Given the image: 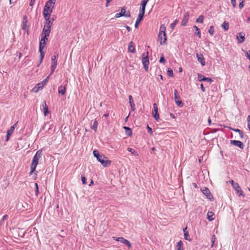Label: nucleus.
<instances>
[{
	"label": "nucleus",
	"mask_w": 250,
	"mask_h": 250,
	"mask_svg": "<svg viewBox=\"0 0 250 250\" xmlns=\"http://www.w3.org/2000/svg\"><path fill=\"white\" fill-rule=\"evenodd\" d=\"M42 155V150L39 149L38 150L36 154L34 155V156L33 158V159L32 160V163L30 166V169L31 171L29 173L30 175L32 174L33 173L35 172L36 170L37 166H38L39 164V161L41 158Z\"/></svg>",
	"instance_id": "1"
},
{
	"label": "nucleus",
	"mask_w": 250,
	"mask_h": 250,
	"mask_svg": "<svg viewBox=\"0 0 250 250\" xmlns=\"http://www.w3.org/2000/svg\"><path fill=\"white\" fill-rule=\"evenodd\" d=\"M166 28L164 24L161 25L160 28V31L158 35V40L160 41V44L166 43L167 36L166 34Z\"/></svg>",
	"instance_id": "2"
},
{
	"label": "nucleus",
	"mask_w": 250,
	"mask_h": 250,
	"mask_svg": "<svg viewBox=\"0 0 250 250\" xmlns=\"http://www.w3.org/2000/svg\"><path fill=\"white\" fill-rule=\"evenodd\" d=\"M148 56V52H146V53H143L142 56V61L146 71L148 70V65L149 63Z\"/></svg>",
	"instance_id": "3"
},
{
	"label": "nucleus",
	"mask_w": 250,
	"mask_h": 250,
	"mask_svg": "<svg viewBox=\"0 0 250 250\" xmlns=\"http://www.w3.org/2000/svg\"><path fill=\"white\" fill-rule=\"evenodd\" d=\"M17 208L21 211H23L29 209L30 205L26 202H19L16 206Z\"/></svg>",
	"instance_id": "4"
},
{
	"label": "nucleus",
	"mask_w": 250,
	"mask_h": 250,
	"mask_svg": "<svg viewBox=\"0 0 250 250\" xmlns=\"http://www.w3.org/2000/svg\"><path fill=\"white\" fill-rule=\"evenodd\" d=\"M28 21L27 17L25 15L22 18L21 28L22 30L27 32V34H29V26L28 25Z\"/></svg>",
	"instance_id": "5"
},
{
	"label": "nucleus",
	"mask_w": 250,
	"mask_h": 250,
	"mask_svg": "<svg viewBox=\"0 0 250 250\" xmlns=\"http://www.w3.org/2000/svg\"><path fill=\"white\" fill-rule=\"evenodd\" d=\"M125 16L126 17H130V12L129 11H126V8L125 7H123L121 9V12L119 13H117L115 17L116 18H118L121 17Z\"/></svg>",
	"instance_id": "6"
},
{
	"label": "nucleus",
	"mask_w": 250,
	"mask_h": 250,
	"mask_svg": "<svg viewBox=\"0 0 250 250\" xmlns=\"http://www.w3.org/2000/svg\"><path fill=\"white\" fill-rule=\"evenodd\" d=\"M53 8L45 5L43 11L44 18L48 19V17H50L51 14L53 12Z\"/></svg>",
	"instance_id": "7"
},
{
	"label": "nucleus",
	"mask_w": 250,
	"mask_h": 250,
	"mask_svg": "<svg viewBox=\"0 0 250 250\" xmlns=\"http://www.w3.org/2000/svg\"><path fill=\"white\" fill-rule=\"evenodd\" d=\"M57 55H54L51 58L52 64L51 67V74H52L57 65Z\"/></svg>",
	"instance_id": "8"
},
{
	"label": "nucleus",
	"mask_w": 250,
	"mask_h": 250,
	"mask_svg": "<svg viewBox=\"0 0 250 250\" xmlns=\"http://www.w3.org/2000/svg\"><path fill=\"white\" fill-rule=\"evenodd\" d=\"M149 0H142L141 3V7L139 10V15L144 16L146 6Z\"/></svg>",
	"instance_id": "9"
},
{
	"label": "nucleus",
	"mask_w": 250,
	"mask_h": 250,
	"mask_svg": "<svg viewBox=\"0 0 250 250\" xmlns=\"http://www.w3.org/2000/svg\"><path fill=\"white\" fill-rule=\"evenodd\" d=\"M174 100L177 105L180 107H182L183 104L182 102L181 101L180 96L178 94V91L176 89L174 90Z\"/></svg>",
	"instance_id": "10"
},
{
	"label": "nucleus",
	"mask_w": 250,
	"mask_h": 250,
	"mask_svg": "<svg viewBox=\"0 0 250 250\" xmlns=\"http://www.w3.org/2000/svg\"><path fill=\"white\" fill-rule=\"evenodd\" d=\"M153 111L152 113L153 117L156 121H158V120L159 119V114L158 111V109L157 105L156 103H154L153 104Z\"/></svg>",
	"instance_id": "11"
},
{
	"label": "nucleus",
	"mask_w": 250,
	"mask_h": 250,
	"mask_svg": "<svg viewBox=\"0 0 250 250\" xmlns=\"http://www.w3.org/2000/svg\"><path fill=\"white\" fill-rule=\"evenodd\" d=\"M18 123H15L13 126H12L7 131L6 141L7 142L9 140L10 136L13 133L15 127L17 126Z\"/></svg>",
	"instance_id": "12"
},
{
	"label": "nucleus",
	"mask_w": 250,
	"mask_h": 250,
	"mask_svg": "<svg viewBox=\"0 0 250 250\" xmlns=\"http://www.w3.org/2000/svg\"><path fill=\"white\" fill-rule=\"evenodd\" d=\"M202 191L203 194H205L208 199L213 200V197L208 188H205L204 189H202Z\"/></svg>",
	"instance_id": "13"
},
{
	"label": "nucleus",
	"mask_w": 250,
	"mask_h": 250,
	"mask_svg": "<svg viewBox=\"0 0 250 250\" xmlns=\"http://www.w3.org/2000/svg\"><path fill=\"white\" fill-rule=\"evenodd\" d=\"M93 153V155L97 158L99 162H100V161L102 160V159L106 158V157L104 155L100 154L99 152L97 150H94Z\"/></svg>",
	"instance_id": "14"
},
{
	"label": "nucleus",
	"mask_w": 250,
	"mask_h": 250,
	"mask_svg": "<svg viewBox=\"0 0 250 250\" xmlns=\"http://www.w3.org/2000/svg\"><path fill=\"white\" fill-rule=\"evenodd\" d=\"M50 33V29H46L43 28L42 33L41 34V38L48 40L47 37H49Z\"/></svg>",
	"instance_id": "15"
},
{
	"label": "nucleus",
	"mask_w": 250,
	"mask_h": 250,
	"mask_svg": "<svg viewBox=\"0 0 250 250\" xmlns=\"http://www.w3.org/2000/svg\"><path fill=\"white\" fill-rule=\"evenodd\" d=\"M45 84V82L44 81L41 82V83H38L33 88V90L35 92H38L39 90L42 89L44 85Z\"/></svg>",
	"instance_id": "16"
},
{
	"label": "nucleus",
	"mask_w": 250,
	"mask_h": 250,
	"mask_svg": "<svg viewBox=\"0 0 250 250\" xmlns=\"http://www.w3.org/2000/svg\"><path fill=\"white\" fill-rule=\"evenodd\" d=\"M233 188L235 189L236 193L238 194V195L240 196H244L243 194V191L241 189L240 187L239 186V184L237 183L236 184L234 185L233 187H232Z\"/></svg>",
	"instance_id": "17"
},
{
	"label": "nucleus",
	"mask_w": 250,
	"mask_h": 250,
	"mask_svg": "<svg viewBox=\"0 0 250 250\" xmlns=\"http://www.w3.org/2000/svg\"><path fill=\"white\" fill-rule=\"evenodd\" d=\"M196 57L198 61L201 64V65L202 66L205 65L206 62L203 54L196 53Z\"/></svg>",
	"instance_id": "18"
},
{
	"label": "nucleus",
	"mask_w": 250,
	"mask_h": 250,
	"mask_svg": "<svg viewBox=\"0 0 250 250\" xmlns=\"http://www.w3.org/2000/svg\"><path fill=\"white\" fill-rule=\"evenodd\" d=\"M189 13L188 12H186L184 15L183 19L181 22V25L182 26H186L187 25V23L188 22V19H189Z\"/></svg>",
	"instance_id": "19"
},
{
	"label": "nucleus",
	"mask_w": 250,
	"mask_h": 250,
	"mask_svg": "<svg viewBox=\"0 0 250 250\" xmlns=\"http://www.w3.org/2000/svg\"><path fill=\"white\" fill-rule=\"evenodd\" d=\"M100 163L104 167H107L111 165V161L106 157V158L103 159L102 160L100 161Z\"/></svg>",
	"instance_id": "20"
},
{
	"label": "nucleus",
	"mask_w": 250,
	"mask_h": 250,
	"mask_svg": "<svg viewBox=\"0 0 250 250\" xmlns=\"http://www.w3.org/2000/svg\"><path fill=\"white\" fill-rule=\"evenodd\" d=\"M230 143L231 144L234 145V146H239L240 148L243 149L244 148V145L243 144V143L240 141H237V140H231L230 141Z\"/></svg>",
	"instance_id": "21"
},
{
	"label": "nucleus",
	"mask_w": 250,
	"mask_h": 250,
	"mask_svg": "<svg viewBox=\"0 0 250 250\" xmlns=\"http://www.w3.org/2000/svg\"><path fill=\"white\" fill-rule=\"evenodd\" d=\"M50 17H48V19L44 18L45 20L46 21V22L44 24L43 28H46V29H50L53 24V22L50 20Z\"/></svg>",
	"instance_id": "22"
},
{
	"label": "nucleus",
	"mask_w": 250,
	"mask_h": 250,
	"mask_svg": "<svg viewBox=\"0 0 250 250\" xmlns=\"http://www.w3.org/2000/svg\"><path fill=\"white\" fill-rule=\"evenodd\" d=\"M245 34L243 32H240L239 33L238 35H237L236 37L237 39L238 40V42L239 43H242L245 41Z\"/></svg>",
	"instance_id": "23"
},
{
	"label": "nucleus",
	"mask_w": 250,
	"mask_h": 250,
	"mask_svg": "<svg viewBox=\"0 0 250 250\" xmlns=\"http://www.w3.org/2000/svg\"><path fill=\"white\" fill-rule=\"evenodd\" d=\"M198 77L199 81H207L208 82L210 83H211L212 82V80L211 78L205 77L199 74H198Z\"/></svg>",
	"instance_id": "24"
},
{
	"label": "nucleus",
	"mask_w": 250,
	"mask_h": 250,
	"mask_svg": "<svg viewBox=\"0 0 250 250\" xmlns=\"http://www.w3.org/2000/svg\"><path fill=\"white\" fill-rule=\"evenodd\" d=\"M48 41V40H45L44 39L41 38V40L40 42V45H39V50H42L45 47V45L46 44V42Z\"/></svg>",
	"instance_id": "25"
},
{
	"label": "nucleus",
	"mask_w": 250,
	"mask_h": 250,
	"mask_svg": "<svg viewBox=\"0 0 250 250\" xmlns=\"http://www.w3.org/2000/svg\"><path fill=\"white\" fill-rule=\"evenodd\" d=\"M119 242L124 244H125L129 248H131V243L129 242V241L125 239L124 237H121L119 240Z\"/></svg>",
	"instance_id": "26"
},
{
	"label": "nucleus",
	"mask_w": 250,
	"mask_h": 250,
	"mask_svg": "<svg viewBox=\"0 0 250 250\" xmlns=\"http://www.w3.org/2000/svg\"><path fill=\"white\" fill-rule=\"evenodd\" d=\"M42 107L43 108L44 115L46 116L49 113L48 107L45 101L43 102Z\"/></svg>",
	"instance_id": "27"
},
{
	"label": "nucleus",
	"mask_w": 250,
	"mask_h": 250,
	"mask_svg": "<svg viewBox=\"0 0 250 250\" xmlns=\"http://www.w3.org/2000/svg\"><path fill=\"white\" fill-rule=\"evenodd\" d=\"M58 92L59 94L63 95L66 92V87L65 86L61 85L58 87Z\"/></svg>",
	"instance_id": "28"
},
{
	"label": "nucleus",
	"mask_w": 250,
	"mask_h": 250,
	"mask_svg": "<svg viewBox=\"0 0 250 250\" xmlns=\"http://www.w3.org/2000/svg\"><path fill=\"white\" fill-rule=\"evenodd\" d=\"M56 0H49L46 2L45 5L48 6L53 8L55 6Z\"/></svg>",
	"instance_id": "29"
},
{
	"label": "nucleus",
	"mask_w": 250,
	"mask_h": 250,
	"mask_svg": "<svg viewBox=\"0 0 250 250\" xmlns=\"http://www.w3.org/2000/svg\"><path fill=\"white\" fill-rule=\"evenodd\" d=\"M128 50L132 53H135V48L132 42H131L128 45Z\"/></svg>",
	"instance_id": "30"
},
{
	"label": "nucleus",
	"mask_w": 250,
	"mask_h": 250,
	"mask_svg": "<svg viewBox=\"0 0 250 250\" xmlns=\"http://www.w3.org/2000/svg\"><path fill=\"white\" fill-rule=\"evenodd\" d=\"M144 16L143 15H138V17L136 20L135 26L136 28L138 27V24L141 22V21H142L143 19Z\"/></svg>",
	"instance_id": "31"
},
{
	"label": "nucleus",
	"mask_w": 250,
	"mask_h": 250,
	"mask_svg": "<svg viewBox=\"0 0 250 250\" xmlns=\"http://www.w3.org/2000/svg\"><path fill=\"white\" fill-rule=\"evenodd\" d=\"M214 213L212 211H208L207 214V218L209 221H212L214 220V218L212 217L214 215Z\"/></svg>",
	"instance_id": "32"
},
{
	"label": "nucleus",
	"mask_w": 250,
	"mask_h": 250,
	"mask_svg": "<svg viewBox=\"0 0 250 250\" xmlns=\"http://www.w3.org/2000/svg\"><path fill=\"white\" fill-rule=\"evenodd\" d=\"M222 27L224 29L225 31H227L229 28V22L224 21L222 25Z\"/></svg>",
	"instance_id": "33"
},
{
	"label": "nucleus",
	"mask_w": 250,
	"mask_h": 250,
	"mask_svg": "<svg viewBox=\"0 0 250 250\" xmlns=\"http://www.w3.org/2000/svg\"><path fill=\"white\" fill-rule=\"evenodd\" d=\"M193 28L195 29V30L196 31L195 34L196 35H197L199 38H201V33H200L199 28L196 25H194Z\"/></svg>",
	"instance_id": "34"
},
{
	"label": "nucleus",
	"mask_w": 250,
	"mask_h": 250,
	"mask_svg": "<svg viewBox=\"0 0 250 250\" xmlns=\"http://www.w3.org/2000/svg\"><path fill=\"white\" fill-rule=\"evenodd\" d=\"M127 150L129 151V152H130L133 155H134V156H138L139 155V154L137 152V151H136L135 149H133V148H130V147H128L127 148Z\"/></svg>",
	"instance_id": "35"
},
{
	"label": "nucleus",
	"mask_w": 250,
	"mask_h": 250,
	"mask_svg": "<svg viewBox=\"0 0 250 250\" xmlns=\"http://www.w3.org/2000/svg\"><path fill=\"white\" fill-rule=\"evenodd\" d=\"M177 250H183V242L181 240L179 241L177 244Z\"/></svg>",
	"instance_id": "36"
},
{
	"label": "nucleus",
	"mask_w": 250,
	"mask_h": 250,
	"mask_svg": "<svg viewBox=\"0 0 250 250\" xmlns=\"http://www.w3.org/2000/svg\"><path fill=\"white\" fill-rule=\"evenodd\" d=\"M204 17L203 15H200L196 20V22L202 23L203 22Z\"/></svg>",
	"instance_id": "37"
},
{
	"label": "nucleus",
	"mask_w": 250,
	"mask_h": 250,
	"mask_svg": "<svg viewBox=\"0 0 250 250\" xmlns=\"http://www.w3.org/2000/svg\"><path fill=\"white\" fill-rule=\"evenodd\" d=\"M124 128L126 130V134H127L129 136H130L132 134L131 129L129 127H126V126H124Z\"/></svg>",
	"instance_id": "38"
},
{
	"label": "nucleus",
	"mask_w": 250,
	"mask_h": 250,
	"mask_svg": "<svg viewBox=\"0 0 250 250\" xmlns=\"http://www.w3.org/2000/svg\"><path fill=\"white\" fill-rule=\"evenodd\" d=\"M39 52L40 53V64H41L42 62V61L44 58V52L42 50H39Z\"/></svg>",
	"instance_id": "39"
},
{
	"label": "nucleus",
	"mask_w": 250,
	"mask_h": 250,
	"mask_svg": "<svg viewBox=\"0 0 250 250\" xmlns=\"http://www.w3.org/2000/svg\"><path fill=\"white\" fill-rule=\"evenodd\" d=\"M178 20H175L173 23H171L170 27L172 30L174 29V28H175V26L178 23Z\"/></svg>",
	"instance_id": "40"
},
{
	"label": "nucleus",
	"mask_w": 250,
	"mask_h": 250,
	"mask_svg": "<svg viewBox=\"0 0 250 250\" xmlns=\"http://www.w3.org/2000/svg\"><path fill=\"white\" fill-rule=\"evenodd\" d=\"M98 123L97 121L95 120L93 123V126L92 127V129H93L95 131H97L98 128Z\"/></svg>",
	"instance_id": "41"
},
{
	"label": "nucleus",
	"mask_w": 250,
	"mask_h": 250,
	"mask_svg": "<svg viewBox=\"0 0 250 250\" xmlns=\"http://www.w3.org/2000/svg\"><path fill=\"white\" fill-rule=\"evenodd\" d=\"M167 74L169 77H173V70L169 68L167 70Z\"/></svg>",
	"instance_id": "42"
},
{
	"label": "nucleus",
	"mask_w": 250,
	"mask_h": 250,
	"mask_svg": "<svg viewBox=\"0 0 250 250\" xmlns=\"http://www.w3.org/2000/svg\"><path fill=\"white\" fill-rule=\"evenodd\" d=\"M184 238L186 240H188L189 241H191V239L190 238V237L189 236L188 232H186V233H184Z\"/></svg>",
	"instance_id": "43"
},
{
	"label": "nucleus",
	"mask_w": 250,
	"mask_h": 250,
	"mask_svg": "<svg viewBox=\"0 0 250 250\" xmlns=\"http://www.w3.org/2000/svg\"><path fill=\"white\" fill-rule=\"evenodd\" d=\"M208 33L211 36H212L214 33V28L213 26H211L210 27L209 29L208 30Z\"/></svg>",
	"instance_id": "44"
},
{
	"label": "nucleus",
	"mask_w": 250,
	"mask_h": 250,
	"mask_svg": "<svg viewBox=\"0 0 250 250\" xmlns=\"http://www.w3.org/2000/svg\"><path fill=\"white\" fill-rule=\"evenodd\" d=\"M128 99H129V104H134V102H133V98H132V97L131 95H129L128 96Z\"/></svg>",
	"instance_id": "45"
},
{
	"label": "nucleus",
	"mask_w": 250,
	"mask_h": 250,
	"mask_svg": "<svg viewBox=\"0 0 250 250\" xmlns=\"http://www.w3.org/2000/svg\"><path fill=\"white\" fill-rule=\"evenodd\" d=\"M215 239H216V237H215V236L214 235H213L212 236V237H211V243H212L211 247H213V244H214V242H215Z\"/></svg>",
	"instance_id": "46"
},
{
	"label": "nucleus",
	"mask_w": 250,
	"mask_h": 250,
	"mask_svg": "<svg viewBox=\"0 0 250 250\" xmlns=\"http://www.w3.org/2000/svg\"><path fill=\"white\" fill-rule=\"evenodd\" d=\"M35 185L36 187V195L38 196L39 193V187L37 183H35Z\"/></svg>",
	"instance_id": "47"
},
{
	"label": "nucleus",
	"mask_w": 250,
	"mask_h": 250,
	"mask_svg": "<svg viewBox=\"0 0 250 250\" xmlns=\"http://www.w3.org/2000/svg\"><path fill=\"white\" fill-rule=\"evenodd\" d=\"M233 130H234V131L235 132H239V134L241 135V136L242 137V135H243V132H242V131H241L240 129H232Z\"/></svg>",
	"instance_id": "48"
},
{
	"label": "nucleus",
	"mask_w": 250,
	"mask_h": 250,
	"mask_svg": "<svg viewBox=\"0 0 250 250\" xmlns=\"http://www.w3.org/2000/svg\"><path fill=\"white\" fill-rule=\"evenodd\" d=\"M159 62H160L162 63H165V59L163 55H162V57H161Z\"/></svg>",
	"instance_id": "49"
},
{
	"label": "nucleus",
	"mask_w": 250,
	"mask_h": 250,
	"mask_svg": "<svg viewBox=\"0 0 250 250\" xmlns=\"http://www.w3.org/2000/svg\"><path fill=\"white\" fill-rule=\"evenodd\" d=\"M231 3L232 4L233 7L235 8L236 5V1L235 0H231Z\"/></svg>",
	"instance_id": "50"
},
{
	"label": "nucleus",
	"mask_w": 250,
	"mask_h": 250,
	"mask_svg": "<svg viewBox=\"0 0 250 250\" xmlns=\"http://www.w3.org/2000/svg\"><path fill=\"white\" fill-rule=\"evenodd\" d=\"M147 130L148 131V132L151 134L152 135V133H153V131L152 130V128L151 127H150L148 125H147Z\"/></svg>",
	"instance_id": "51"
},
{
	"label": "nucleus",
	"mask_w": 250,
	"mask_h": 250,
	"mask_svg": "<svg viewBox=\"0 0 250 250\" xmlns=\"http://www.w3.org/2000/svg\"><path fill=\"white\" fill-rule=\"evenodd\" d=\"M244 0H242L241 2H240L239 6L240 9H242L244 7Z\"/></svg>",
	"instance_id": "52"
},
{
	"label": "nucleus",
	"mask_w": 250,
	"mask_h": 250,
	"mask_svg": "<svg viewBox=\"0 0 250 250\" xmlns=\"http://www.w3.org/2000/svg\"><path fill=\"white\" fill-rule=\"evenodd\" d=\"M81 178H82V181L83 184H84V185L86 184V179L85 177L84 176H82Z\"/></svg>",
	"instance_id": "53"
},
{
	"label": "nucleus",
	"mask_w": 250,
	"mask_h": 250,
	"mask_svg": "<svg viewBox=\"0 0 250 250\" xmlns=\"http://www.w3.org/2000/svg\"><path fill=\"white\" fill-rule=\"evenodd\" d=\"M246 54L247 55V58L250 60V50L246 51Z\"/></svg>",
	"instance_id": "54"
},
{
	"label": "nucleus",
	"mask_w": 250,
	"mask_h": 250,
	"mask_svg": "<svg viewBox=\"0 0 250 250\" xmlns=\"http://www.w3.org/2000/svg\"><path fill=\"white\" fill-rule=\"evenodd\" d=\"M247 120H248V128H249L250 126V115L248 116Z\"/></svg>",
	"instance_id": "55"
},
{
	"label": "nucleus",
	"mask_w": 250,
	"mask_h": 250,
	"mask_svg": "<svg viewBox=\"0 0 250 250\" xmlns=\"http://www.w3.org/2000/svg\"><path fill=\"white\" fill-rule=\"evenodd\" d=\"M229 183H230V184H231V186H232V187H233L234 185H235V184H237V183H234V181H233V180H230V181H229Z\"/></svg>",
	"instance_id": "56"
},
{
	"label": "nucleus",
	"mask_w": 250,
	"mask_h": 250,
	"mask_svg": "<svg viewBox=\"0 0 250 250\" xmlns=\"http://www.w3.org/2000/svg\"><path fill=\"white\" fill-rule=\"evenodd\" d=\"M130 105L131 106L132 110L134 111L135 110V104H130Z\"/></svg>",
	"instance_id": "57"
},
{
	"label": "nucleus",
	"mask_w": 250,
	"mask_h": 250,
	"mask_svg": "<svg viewBox=\"0 0 250 250\" xmlns=\"http://www.w3.org/2000/svg\"><path fill=\"white\" fill-rule=\"evenodd\" d=\"M201 90H202V91L203 92H205V88L204 87L203 84L202 83L201 84Z\"/></svg>",
	"instance_id": "58"
},
{
	"label": "nucleus",
	"mask_w": 250,
	"mask_h": 250,
	"mask_svg": "<svg viewBox=\"0 0 250 250\" xmlns=\"http://www.w3.org/2000/svg\"><path fill=\"white\" fill-rule=\"evenodd\" d=\"M112 238L116 240V241H119V240L120 239V237H115V236H113L112 237Z\"/></svg>",
	"instance_id": "59"
},
{
	"label": "nucleus",
	"mask_w": 250,
	"mask_h": 250,
	"mask_svg": "<svg viewBox=\"0 0 250 250\" xmlns=\"http://www.w3.org/2000/svg\"><path fill=\"white\" fill-rule=\"evenodd\" d=\"M125 27L126 28V29L127 30V31L128 32H129L131 30V28H130V27L129 26L126 25V26H125Z\"/></svg>",
	"instance_id": "60"
},
{
	"label": "nucleus",
	"mask_w": 250,
	"mask_h": 250,
	"mask_svg": "<svg viewBox=\"0 0 250 250\" xmlns=\"http://www.w3.org/2000/svg\"><path fill=\"white\" fill-rule=\"evenodd\" d=\"M170 116L173 119H175V115L173 113H170Z\"/></svg>",
	"instance_id": "61"
},
{
	"label": "nucleus",
	"mask_w": 250,
	"mask_h": 250,
	"mask_svg": "<svg viewBox=\"0 0 250 250\" xmlns=\"http://www.w3.org/2000/svg\"><path fill=\"white\" fill-rule=\"evenodd\" d=\"M208 125H211V119H210V117H209V118H208Z\"/></svg>",
	"instance_id": "62"
},
{
	"label": "nucleus",
	"mask_w": 250,
	"mask_h": 250,
	"mask_svg": "<svg viewBox=\"0 0 250 250\" xmlns=\"http://www.w3.org/2000/svg\"><path fill=\"white\" fill-rule=\"evenodd\" d=\"M8 218V216L7 215H5L3 216L2 220L6 219Z\"/></svg>",
	"instance_id": "63"
},
{
	"label": "nucleus",
	"mask_w": 250,
	"mask_h": 250,
	"mask_svg": "<svg viewBox=\"0 0 250 250\" xmlns=\"http://www.w3.org/2000/svg\"><path fill=\"white\" fill-rule=\"evenodd\" d=\"M187 227H186L185 229H183L184 233H186V232H188L187 231Z\"/></svg>",
	"instance_id": "64"
}]
</instances>
